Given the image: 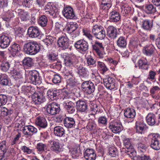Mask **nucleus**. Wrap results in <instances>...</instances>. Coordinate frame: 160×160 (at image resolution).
<instances>
[{
    "instance_id": "obj_1",
    "label": "nucleus",
    "mask_w": 160,
    "mask_h": 160,
    "mask_svg": "<svg viewBox=\"0 0 160 160\" xmlns=\"http://www.w3.org/2000/svg\"><path fill=\"white\" fill-rule=\"evenodd\" d=\"M40 46L36 42H31L24 44L23 46L24 51L30 55H34L40 50Z\"/></svg>"
},
{
    "instance_id": "obj_2",
    "label": "nucleus",
    "mask_w": 160,
    "mask_h": 160,
    "mask_svg": "<svg viewBox=\"0 0 160 160\" xmlns=\"http://www.w3.org/2000/svg\"><path fill=\"white\" fill-rule=\"evenodd\" d=\"M148 42L146 39H142L140 45L143 47V52L144 54L148 56H151L154 54L156 50V48L152 44H147L145 45Z\"/></svg>"
},
{
    "instance_id": "obj_3",
    "label": "nucleus",
    "mask_w": 160,
    "mask_h": 160,
    "mask_svg": "<svg viewBox=\"0 0 160 160\" xmlns=\"http://www.w3.org/2000/svg\"><path fill=\"white\" fill-rule=\"evenodd\" d=\"M92 32L96 38L102 40L106 36L105 31L103 28L100 26L95 25L92 28Z\"/></svg>"
},
{
    "instance_id": "obj_4",
    "label": "nucleus",
    "mask_w": 160,
    "mask_h": 160,
    "mask_svg": "<svg viewBox=\"0 0 160 160\" xmlns=\"http://www.w3.org/2000/svg\"><path fill=\"white\" fill-rule=\"evenodd\" d=\"M64 63L66 66L72 67L75 65L78 62V59L75 55H69L67 53H63L62 55Z\"/></svg>"
},
{
    "instance_id": "obj_5",
    "label": "nucleus",
    "mask_w": 160,
    "mask_h": 160,
    "mask_svg": "<svg viewBox=\"0 0 160 160\" xmlns=\"http://www.w3.org/2000/svg\"><path fill=\"white\" fill-rule=\"evenodd\" d=\"M123 144L127 148L125 151L126 154L130 158L133 157L136 155V153L135 151L133 146L132 145L130 139L126 138L123 140Z\"/></svg>"
},
{
    "instance_id": "obj_6",
    "label": "nucleus",
    "mask_w": 160,
    "mask_h": 160,
    "mask_svg": "<svg viewBox=\"0 0 160 160\" xmlns=\"http://www.w3.org/2000/svg\"><path fill=\"white\" fill-rule=\"evenodd\" d=\"M74 46L77 50L80 52H86L89 49L88 42L83 39L76 41Z\"/></svg>"
},
{
    "instance_id": "obj_7",
    "label": "nucleus",
    "mask_w": 160,
    "mask_h": 160,
    "mask_svg": "<svg viewBox=\"0 0 160 160\" xmlns=\"http://www.w3.org/2000/svg\"><path fill=\"white\" fill-rule=\"evenodd\" d=\"M28 77L31 83L34 85H39L42 82L40 78L39 74L36 71H30Z\"/></svg>"
},
{
    "instance_id": "obj_8",
    "label": "nucleus",
    "mask_w": 160,
    "mask_h": 160,
    "mask_svg": "<svg viewBox=\"0 0 160 160\" xmlns=\"http://www.w3.org/2000/svg\"><path fill=\"white\" fill-rule=\"evenodd\" d=\"M83 90L88 94H91L95 90L94 83L90 81L84 82L81 85Z\"/></svg>"
},
{
    "instance_id": "obj_9",
    "label": "nucleus",
    "mask_w": 160,
    "mask_h": 160,
    "mask_svg": "<svg viewBox=\"0 0 160 160\" xmlns=\"http://www.w3.org/2000/svg\"><path fill=\"white\" fill-rule=\"evenodd\" d=\"M151 139V146L156 150L160 149V135L158 134H153L149 136Z\"/></svg>"
},
{
    "instance_id": "obj_10",
    "label": "nucleus",
    "mask_w": 160,
    "mask_h": 160,
    "mask_svg": "<svg viewBox=\"0 0 160 160\" xmlns=\"http://www.w3.org/2000/svg\"><path fill=\"white\" fill-rule=\"evenodd\" d=\"M60 106L55 102L48 104L47 107V112L52 115L58 113L60 112Z\"/></svg>"
},
{
    "instance_id": "obj_11",
    "label": "nucleus",
    "mask_w": 160,
    "mask_h": 160,
    "mask_svg": "<svg viewBox=\"0 0 160 160\" xmlns=\"http://www.w3.org/2000/svg\"><path fill=\"white\" fill-rule=\"evenodd\" d=\"M109 128L113 133H117L122 130V126L119 121L115 120L110 123Z\"/></svg>"
},
{
    "instance_id": "obj_12",
    "label": "nucleus",
    "mask_w": 160,
    "mask_h": 160,
    "mask_svg": "<svg viewBox=\"0 0 160 160\" xmlns=\"http://www.w3.org/2000/svg\"><path fill=\"white\" fill-rule=\"evenodd\" d=\"M62 12L64 16L68 19H73L75 17L73 9L70 6L64 7Z\"/></svg>"
},
{
    "instance_id": "obj_13",
    "label": "nucleus",
    "mask_w": 160,
    "mask_h": 160,
    "mask_svg": "<svg viewBox=\"0 0 160 160\" xmlns=\"http://www.w3.org/2000/svg\"><path fill=\"white\" fill-rule=\"evenodd\" d=\"M58 44L60 47L65 50L69 47V40L65 36H61L58 38Z\"/></svg>"
},
{
    "instance_id": "obj_14",
    "label": "nucleus",
    "mask_w": 160,
    "mask_h": 160,
    "mask_svg": "<svg viewBox=\"0 0 160 160\" xmlns=\"http://www.w3.org/2000/svg\"><path fill=\"white\" fill-rule=\"evenodd\" d=\"M41 31L39 28L36 26H31L28 30V36L31 38H35L40 34Z\"/></svg>"
},
{
    "instance_id": "obj_15",
    "label": "nucleus",
    "mask_w": 160,
    "mask_h": 160,
    "mask_svg": "<svg viewBox=\"0 0 160 160\" xmlns=\"http://www.w3.org/2000/svg\"><path fill=\"white\" fill-rule=\"evenodd\" d=\"M103 83L108 88L112 89L115 87V81L114 79L108 76H106L103 79Z\"/></svg>"
},
{
    "instance_id": "obj_16",
    "label": "nucleus",
    "mask_w": 160,
    "mask_h": 160,
    "mask_svg": "<svg viewBox=\"0 0 160 160\" xmlns=\"http://www.w3.org/2000/svg\"><path fill=\"white\" fill-rule=\"evenodd\" d=\"M32 101L35 104H39L43 102L45 100L43 93L38 92H35L32 96Z\"/></svg>"
},
{
    "instance_id": "obj_17",
    "label": "nucleus",
    "mask_w": 160,
    "mask_h": 160,
    "mask_svg": "<svg viewBox=\"0 0 160 160\" xmlns=\"http://www.w3.org/2000/svg\"><path fill=\"white\" fill-rule=\"evenodd\" d=\"M96 154L92 149H87L84 152V157L86 160H95Z\"/></svg>"
},
{
    "instance_id": "obj_18",
    "label": "nucleus",
    "mask_w": 160,
    "mask_h": 160,
    "mask_svg": "<svg viewBox=\"0 0 160 160\" xmlns=\"http://www.w3.org/2000/svg\"><path fill=\"white\" fill-rule=\"evenodd\" d=\"M56 7L53 5L52 3L48 2L45 6L44 10L47 14H49L51 16L55 15Z\"/></svg>"
},
{
    "instance_id": "obj_19",
    "label": "nucleus",
    "mask_w": 160,
    "mask_h": 160,
    "mask_svg": "<svg viewBox=\"0 0 160 160\" xmlns=\"http://www.w3.org/2000/svg\"><path fill=\"white\" fill-rule=\"evenodd\" d=\"M10 42L8 37L2 35L0 37V47L3 48H6L9 45Z\"/></svg>"
},
{
    "instance_id": "obj_20",
    "label": "nucleus",
    "mask_w": 160,
    "mask_h": 160,
    "mask_svg": "<svg viewBox=\"0 0 160 160\" xmlns=\"http://www.w3.org/2000/svg\"><path fill=\"white\" fill-rule=\"evenodd\" d=\"M135 110L131 108H127L124 110V115L126 118L130 119L131 121H132L136 116Z\"/></svg>"
},
{
    "instance_id": "obj_21",
    "label": "nucleus",
    "mask_w": 160,
    "mask_h": 160,
    "mask_svg": "<svg viewBox=\"0 0 160 160\" xmlns=\"http://www.w3.org/2000/svg\"><path fill=\"white\" fill-rule=\"evenodd\" d=\"M35 123L37 126L43 128H46L48 125L46 118L42 116H38L36 118Z\"/></svg>"
},
{
    "instance_id": "obj_22",
    "label": "nucleus",
    "mask_w": 160,
    "mask_h": 160,
    "mask_svg": "<svg viewBox=\"0 0 160 160\" xmlns=\"http://www.w3.org/2000/svg\"><path fill=\"white\" fill-rule=\"evenodd\" d=\"M65 108L70 113H73L75 111V106L72 102L69 100L64 101Z\"/></svg>"
},
{
    "instance_id": "obj_23",
    "label": "nucleus",
    "mask_w": 160,
    "mask_h": 160,
    "mask_svg": "<svg viewBox=\"0 0 160 160\" xmlns=\"http://www.w3.org/2000/svg\"><path fill=\"white\" fill-rule=\"evenodd\" d=\"M117 30L114 27L109 26L107 28V34L109 37L114 39L117 37Z\"/></svg>"
},
{
    "instance_id": "obj_24",
    "label": "nucleus",
    "mask_w": 160,
    "mask_h": 160,
    "mask_svg": "<svg viewBox=\"0 0 160 160\" xmlns=\"http://www.w3.org/2000/svg\"><path fill=\"white\" fill-rule=\"evenodd\" d=\"M65 132L64 128L61 126H57L54 128V133L56 136L59 137H64Z\"/></svg>"
},
{
    "instance_id": "obj_25",
    "label": "nucleus",
    "mask_w": 160,
    "mask_h": 160,
    "mask_svg": "<svg viewBox=\"0 0 160 160\" xmlns=\"http://www.w3.org/2000/svg\"><path fill=\"white\" fill-rule=\"evenodd\" d=\"M63 124L68 128H72L75 126V121L73 118L67 117L63 119Z\"/></svg>"
},
{
    "instance_id": "obj_26",
    "label": "nucleus",
    "mask_w": 160,
    "mask_h": 160,
    "mask_svg": "<svg viewBox=\"0 0 160 160\" xmlns=\"http://www.w3.org/2000/svg\"><path fill=\"white\" fill-rule=\"evenodd\" d=\"M51 145V150L56 153H58L61 151L60 144L58 141H52L50 142Z\"/></svg>"
},
{
    "instance_id": "obj_27",
    "label": "nucleus",
    "mask_w": 160,
    "mask_h": 160,
    "mask_svg": "<svg viewBox=\"0 0 160 160\" xmlns=\"http://www.w3.org/2000/svg\"><path fill=\"white\" fill-rule=\"evenodd\" d=\"M77 109L82 112H85L88 109V106L86 102L82 100H79L76 102Z\"/></svg>"
},
{
    "instance_id": "obj_28",
    "label": "nucleus",
    "mask_w": 160,
    "mask_h": 160,
    "mask_svg": "<svg viewBox=\"0 0 160 160\" xmlns=\"http://www.w3.org/2000/svg\"><path fill=\"white\" fill-rule=\"evenodd\" d=\"M120 15L119 12L113 10L110 13L109 19L111 22H117L120 19Z\"/></svg>"
},
{
    "instance_id": "obj_29",
    "label": "nucleus",
    "mask_w": 160,
    "mask_h": 160,
    "mask_svg": "<svg viewBox=\"0 0 160 160\" xmlns=\"http://www.w3.org/2000/svg\"><path fill=\"white\" fill-rule=\"evenodd\" d=\"M58 92L57 91L53 89H49L47 92V95L49 100H53L57 98Z\"/></svg>"
},
{
    "instance_id": "obj_30",
    "label": "nucleus",
    "mask_w": 160,
    "mask_h": 160,
    "mask_svg": "<svg viewBox=\"0 0 160 160\" xmlns=\"http://www.w3.org/2000/svg\"><path fill=\"white\" fill-rule=\"evenodd\" d=\"M146 120L148 125L153 126L156 123V118L155 116L152 113H149L146 117Z\"/></svg>"
},
{
    "instance_id": "obj_31",
    "label": "nucleus",
    "mask_w": 160,
    "mask_h": 160,
    "mask_svg": "<svg viewBox=\"0 0 160 160\" xmlns=\"http://www.w3.org/2000/svg\"><path fill=\"white\" fill-rule=\"evenodd\" d=\"M13 112L12 110L8 109L3 107H0V117L10 116Z\"/></svg>"
},
{
    "instance_id": "obj_32",
    "label": "nucleus",
    "mask_w": 160,
    "mask_h": 160,
    "mask_svg": "<svg viewBox=\"0 0 160 160\" xmlns=\"http://www.w3.org/2000/svg\"><path fill=\"white\" fill-rule=\"evenodd\" d=\"M78 73L82 78L87 77L88 76L87 69L82 66H79L78 68Z\"/></svg>"
},
{
    "instance_id": "obj_33",
    "label": "nucleus",
    "mask_w": 160,
    "mask_h": 160,
    "mask_svg": "<svg viewBox=\"0 0 160 160\" xmlns=\"http://www.w3.org/2000/svg\"><path fill=\"white\" fill-rule=\"evenodd\" d=\"M146 126L142 121H137L136 122V128L137 132L142 133Z\"/></svg>"
},
{
    "instance_id": "obj_34",
    "label": "nucleus",
    "mask_w": 160,
    "mask_h": 160,
    "mask_svg": "<svg viewBox=\"0 0 160 160\" xmlns=\"http://www.w3.org/2000/svg\"><path fill=\"white\" fill-rule=\"evenodd\" d=\"M15 80L18 82L21 83L22 82V76L21 72L20 71H17L15 70H13L12 72Z\"/></svg>"
},
{
    "instance_id": "obj_35",
    "label": "nucleus",
    "mask_w": 160,
    "mask_h": 160,
    "mask_svg": "<svg viewBox=\"0 0 160 160\" xmlns=\"http://www.w3.org/2000/svg\"><path fill=\"white\" fill-rule=\"evenodd\" d=\"M22 64L25 67H30L33 65L32 59L29 57H26L22 60Z\"/></svg>"
},
{
    "instance_id": "obj_36",
    "label": "nucleus",
    "mask_w": 160,
    "mask_h": 160,
    "mask_svg": "<svg viewBox=\"0 0 160 160\" xmlns=\"http://www.w3.org/2000/svg\"><path fill=\"white\" fill-rule=\"evenodd\" d=\"M78 27V25L77 23L71 22L69 24L66 28V30L68 33H71V32H78L77 29Z\"/></svg>"
},
{
    "instance_id": "obj_37",
    "label": "nucleus",
    "mask_w": 160,
    "mask_h": 160,
    "mask_svg": "<svg viewBox=\"0 0 160 160\" xmlns=\"http://www.w3.org/2000/svg\"><path fill=\"white\" fill-rule=\"evenodd\" d=\"M70 151L71 152L72 157L74 158H77L81 154L80 152V148L78 146L72 148L70 150Z\"/></svg>"
},
{
    "instance_id": "obj_38",
    "label": "nucleus",
    "mask_w": 160,
    "mask_h": 160,
    "mask_svg": "<svg viewBox=\"0 0 160 160\" xmlns=\"http://www.w3.org/2000/svg\"><path fill=\"white\" fill-rule=\"evenodd\" d=\"M9 78L8 75L5 73L0 74V84L4 85H8L9 83Z\"/></svg>"
},
{
    "instance_id": "obj_39",
    "label": "nucleus",
    "mask_w": 160,
    "mask_h": 160,
    "mask_svg": "<svg viewBox=\"0 0 160 160\" xmlns=\"http://www.w3.org/2000/svg\"><path fill=\"white\" fill-rule=\"evenodd\" d=\"M97 63L98 68L101 72V73L103 74L108 70V68L104 63L100 61H98Z\"/></svg>"
},
{
    "instance_id": "obj_40",
    "label": "nucleus",
    "mask_w": 160,
    "mask_h": 160,
    "mask_svg": "<svg viewBox=\"0 0 160 160\" xmlns=\"http://www.w3.org/2000/svg\"><path fill=\"white\" fill-rule=\"evenodd\" d=\"M152 27V22L148 20H143L142 22V27L145 30H150Z\"/></svg>"
},
{
    "instance_id": "obj_41",
    "label": "nucleus",
    "mask_w": 160,
    "mask_h": 160,
    "mask_svg": "<svg viewBox=\"0 0 160 160\" xmlns=\"http://www.w3.org/2000/svg\"><path fill=\"white\" fill-rule=\"evenodd\" d=\"M141 142L138 143L137 144V147L139 151L142 152H144L147 149V146L144 143L143 141L144 139V138H140Z\"/></svg>"
},
{
    "instance_id": "obj_42",
    "label": "nucleus",
    "mask_w": 160,
    "mask_h": 160,
    "mask_svg": "<svg viewBox=\"0 0 160 160\" xmlns=\"http://www.w3.org/2000/svg\"><path fill=\"white\" fill-rule=\"evenodd\" d=\"M6 141H3L0 143V155L3 157L8 149Z\"/></svg>"
},
{
    "instance_id": "obj_43",
    "label": "nucleus",
    "mask_w": 160,
    "mask_h": 160,
    "mask_svg": "<svg viewBox=\"0 0 160 160\" xmlns=\"http://www.w3.org/2000/svg\"><path fill=\"white\" fill-rule=\"evenodd\" d=\"M8 50L10 52L16 54L20 51L21 48L19 45L14 43L9 48Z\"/></svg>"
},
{
    "instance_id": "obj_44",
    "label": "nucleus",
    "mask_w": 160,
    "mask_h": 160,
    "mask_svg": "<svg viewBox=\"0 0 160 160\" xmlns=\"http://www.w3.org/2000/svg\"><path fill=\"white\" fill-rule=\"evenodd\" d=\"M145 11L148 14H153L156 11V8L152 4L147 5L145 6Z\"/></svg>"
},
{
    "instance_id": "obj_45",
    "label": "nucleus",
    "mask_w": 160,
    "mask_h": 160,
    "mask_svg": "<svg viewBox=\"0 0 160 160\" xmlns=\"http://www.w3.org/2000/svg\"><path fill=\"white\" fill-rule=\"evenodd\" d=\"M92 47L93 50L96 52L102 51L104 49L102 43L98 42H96L95 44L92 46Z\"/></svg>"
},
{
    "instance_id": "obj_46",
    "label": "nucleus",
    "mask_w": 160,
    "mask_h": 160,
    "mask_svg": "<svg viewBox=\"0 0 160 160\" xmlns=\"http://www.w3.org/2000/svg\"><path fill=\"white\" fill-rule=\"evenodd\" d=\"M18 15L21 20L23 21H26L28 19L29 14L27 12L21 10L18 13Z\"/></svg>"
},
{
    "instance_id": "obj_47",
    "label": "nucleus",
    "mask_w": 160,
    "mask_h": 160,
    "mask_svg": "<svg viewBox=\"0 0 160 160\" xmlns=\"http://www.w3.org/2000/svg\"><path fill=\"white\" fill-rule=\"evenodd\" d=\"M117 45L120 48L125 47L127 45L125 38L123 37H120L117 41Z\"/></svg>"
},
{
    "instance_id": "obj_48",
    "label": "nucleus",
    "mask_w": 160,
    "mask_h": 160,
    "mask_svg": "<svg viewBox=\"0 0 160 160\" xmlns=\"http://www.w3.org/2000/svg\"><path fill=\"white\" fill-rule=\"evenodd\" d=\"M138 63L140 68L143 69H147L148 68V62L147 61L139 59Z\"/></svg>"
},
{
    "instance_id": "obj_49",
    "label": "nucleus",
    "mask_w": 160,
    "mask_h": 160,
    "mask_svg": "<svg viewBox=\"0 0 160 160\" xmlns=\"http://www.w3.org/2000/svg\"><path fill=\"white\" fill-rule=\"evenodd\" d=\"M48 22L47 17L45 15H42L40 17L38 23L41 26L44 27L46 26Z\"/></svg>"
},
{
    "instance_id": "obj_50",
    "label": "nucleus",
    "mask_w": 160,
    "mask_h": 160,
    "mask_svg": "<svg viewBox=\"0 0 160 160\" xmlns=\"http://www.w3.org/2000/svg\"><path fill=\"white\" fill-rule=\"evenodd\" d=\"M37 151L39 153H42L44 152L47 149V146L46 144L42 143H38L36 146Z\"/></svg>"
},
{
    "instance_id": "obj_51",
    "label": "nucleus",
    "mask_w": 160,
    "mask_h": 160,
    "mask_svg": "<svg viewBox=\"0 0 160 160\" xmlns=\"http://www.w3.org/2000/svg\"><path fill=\"white\" fill-rule=\"evenodd\" d=\"M131 158L132 159H133V160H151L149 156L144 154H141L140 156H136V155L133 157Z\"/></svg>"
},
{
    "instance_id": "obj_52",
    "label": "nucleus",
    "mask_w": 160,
    "mask_h": 160,
    "mask_svg": "<svg viewBox=\"0 0 160 160\" xmlns=\"http://www.w3.org/2000/svg\"><path fill=\"white\" fill-rule=\"evenodd\" d=\"M10 66V64L7 62H3L1 65L0 68L2 71L6 72L9 70Z\"/></svg>"
},
{
    "instance_id": "obj_53",
    "label": "nucleus",
    "mask_w": 160,
    "mask_h": 160,
    "mask_svg": "<svg viewBox=\"0 0 160 160\" xmlns=\"http://www.w3.org/2000/svg\"><path fill=\"white\" fill-rule=\"evenodd\" d=\"M92 78L97 83H99L100 82L101 80V77L99 75L98 72L92 73Z\"/></svg>"
},
{
    "instance_id": "obj_54",
    "label": "nucleus",
    "mask_w": 160,
    "mask_h": 160,
    "mask_svg": "<svg viewBox=\"0 0 160 160\" xmlns=\"http://www.w3.org/2000/svg\"><path fill=\"white\" fill-rule=\"evenodd\" d=\"M8 101L7 96L4 94H0V106L5 105Z\"/></svg>"
},
{
    "instance_id": "obj_55",
    "label": "nucleus",
    "mask_w": 160,
    "mask_h": 160,
    "mask_svg": "<svg viewBox=\"0 0 160 160\" xmlns=\"http://www.w3.org/2000/svg\"><path fill=\"white\" fill-rule=\"evenodd\" d=\"M121 12L123 14H128L129 13L131 10V8L129 7L128 5H125L122 6L121 8Z\"/></svg>"
},
{
    "instance_id": "obj_56",
    "label": "nucleus",
    "mask_w": 160,
    "mask_h": 160,
    "mask_svg": "<svg viewBox=\"0 0 160 160\" xmlns=\"http://www.w3.org/2000/svg\"><path fill=\"white\" fill-rule=\"evenodd\" d=\"M53 41V38L51 36H47L46 38L43 40V42L47 46L50 45Z\"/></svg>"
},
{
    "instance_id": "obj_57",
    "label": "nucleus",
    "mask_w": 160,
    "mask_h": 160,
    "mask_svg": "<svg viewBox=\"0 0 160 160\" xmlns=\"http://www.w3.org/2000/svg\"><path fill=\"white\" fill-rule=\"evenodd\" d=\"M112 4H107L105 3L103 4H101L100 5V8L105 12H108V10L111 7Z\"/></svg>"
},
{
    "instance_id": "obj_58",
    "label": "nucleus",
    "mask_w": 160,
    "mask_h": 160,
    "mask_svg": "<svg viewBox=\"0 0 160 160\" xmlns=\"http://www.w3.org/2000/svg\"><path fill=\"white\" fill-rule=\"evenodd\" d=\"M108 154L112 157H115L117 154L116 148L114 147H112L109 148Z\"/></svg>"
},
{
    "instance_id": "obj_59",
    "label": "nucleus",
    "mask_w": 160,
    "mask_h": 160,
    "mask_svg": "<svg viewBox=\"0 0 160 160\" xmlns=\"http://www.w3.org/2000/svg\"><path fill=\"white\" fill-rule=\"evenodd\" d=\"M82 31L83 33V35H85L90 41L92 42L93 41V37L89 32L84 29Z\"/></svg>"
},
{
    "instance_id": "obj_60",
    "label": "nucleus",
    "mask_w": 160,
    "mask_h": 160,
    "mask_svg": "<svg viewBox=\"0 0 160 160\" xmlns=\"http://www.w3.org/2000/svg\"><path fill=\"white\" fill-rule=\"evenodd\" d=\"M87 63L88 65H93L96 62V61L91 56H88L86 58Z\"/></svg>"
},
{
    "instance_id": "obj_61",
    "label": "nucleus",
    "mask_w": 160,
    "mask_h": 160,
    "mask_svg": "<svg viewBox=\"0 0 160 160\" xmlns=\"http://www.w3.org/2000/svg\"><path fill=\"white\" fill-rule=\"evenodd\" d=\"M28 130H29L30 133L31 134V136H32L34 133L37 132V129L31 125L28 126Z\"/></svg>"
},
{
    "instance_id": "obj_62",
    "label": "nucleus",
    "mask_w": 160,
    "mask_h": 160,
    "mask_svg": "<svg viewBox=\"0 0 160 160\" xmlns=\"http://www.w3.org/2000/svg\"><path fill=\"white\" fill-rule=\"evenodd\" d=\"M98 122L99 124L106 125L107 123V118L104 116L101 117L98 119Z\"/></svg>"
},
{
    "instance_id": "obj_63",
    "label": "nucleus",
    "mask_w": 160,
    "mask_h": 160,
    "mask_svg": "<svg viewBox=\"0 0 160 160\" xmlns=\"http://www.w3.org/2000/svg\"><path fill=\"white\" fill-rule=\"evenodd\" d=\"M53 82L55 84H57L60 82L61 81L60 76L58 74H56L54 76L52 79Z\"/></svg>"
},
{
    "instance_id": "obj_64",
    "label": "nucleus",
    "mask_w": 160,
    "mask_h": 160,
    "mask_svg": "<svg viewBox=\"0 0 160 160\" xmlns=\"http://www.w3.org/2000/svg\"><path fill=\"white\" fill-rule=\"evenodd\" d=\"M32 0H23L22 2L23 6L26 7H30L32 2Z\"/></svg>"
}]
</instances>
